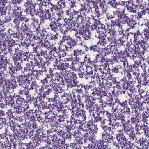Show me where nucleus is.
I'll return each mask as SVG.
<instances>
[{"mask_svg": "<svg viewBox=\"0 0 149 149\" xmlns=\"http://www.w3.org/2000/svg\"><path fill=\"white\" fill-rule=\"evenodd\" d=\"M97 33H96V36L101 40H107L111 43L115 41L116 34V30L114 29H109L105 31L106 29L105 26L103 25L101 28L99 27L97 29L96 27Z\"/></svg>", "mask_w": 149, "mask_h": 149, "instance_id": "obj_1", "label": "nucleus"}, {"mask_svg": "<svg viewBox=\"0 0 149 149\" xmlns=\"http://www.w3.org/2000/svg\"><path fill=\"white\" fill-rule=\"evenodd\" d=\"M128 91H123V93L125 96L127 95L130 98H133V97L137 102H139V100L143 98V96L141 95H138L137 91L134 87L131 88Z\"/></svg>", "mask_w": 149, "mask_h": 149, "instance_id": "obj_2", "label": "nucleus"}, {"mask_svg": "<svg viewBox=\"0 0 149 149\" xmlns=\"http://www.w3.org/2000/svg\"><path fill=\"white\" fill-rule=\"evenodd\" d=\"M66 14L67 15L69 16L70 17L68 19L65 18L64 19V21L67 22L69 24L74 23V20H73L74 16L77 15V11L74 10L70 9L67 11Z\"/></svg>", "mask_w": 149, "mask_h": 149, "instance_id": "obj_3", "label": "nucleus"}, {"mask_svg": "<svg viewBox=\"0 0 149 149\" xmlns=\"http://www.w3.org/2000/svg\"><path fill=\"white\" fill-rule=\"evenodd\" d=\"M117 52L114 54L115 56L114 55L113 59L114 61L116 62H123L125 60V52L121 50L119 52L118 50L116 51Z\"/></svg>", "mask_w": 149, "mask_h": 149, "instance_id": "obj_4", "label": "nucleus"}, {"mask_svg": "<svg viewBox=\"0 0 149 149\" xmlns=\"http://www.w3.org/2000/svg\"><path fill=\"white\" fill-rule=\"evenodd\" d=\"M116 139L118 143L122 146L121 147L123 148L125 146H127L128 143L127 141L128 140L126 138L124 135L123 133H121L120 134H118L116 136Z\"/></svg>", "mask_w": 149, "mask_h": 149, "instance_id": "obj_5", "label": "nucleus"}, {"mask_svg": "<svg viewBox=\"0 0 149 149\" xmlns=\"http://www.w3.org/2000/svg\"><path fill=\"white\" fill-rule=\"evenodd\" d=\"M134 40L133 42L134 43L141 44L143 43L145 44V42L144 40L143 37H142L141 33L138 30L137 32L134 34Z\"/></svg>", "mask_w": 149, "mask_h": 149, "instance_id": "obj_6", "label": "nucleus"}, {"mask_svg": "<svg viewBox=\"0 0 149 149\" xmlns=\"http://www.w3.org/2000/svg\"><path fill=\"white\" fill-rule=\"evenodd\" d=\"M81 8L79 11H77V15H78L77 20H79L80 22H82L86 18V14L84 11V10H86V9L85 8V3L81 4Z\"/></svg>", "mask_w": 149, "mask_h": 149, "instance_id": "obj_7", "label": "nucleus"}, {"mask_svg": "<svg viewBox=\"0 0 149 149\" xmlns=\"http://www.w3.org/2000/svg\"><path fill=\"white\" fill-rule=\"evenodd\" d=\"M67 24L65 25H63L60 28V31L63 33H65L66 32H67L69 30H71L72 31H74V29H72L75 26H78L77 24H74V23L73 24H69L67 22H65Z\"/></svg>", "mask_w": 149, "mask_h": 149, "instance_id": "obj_8", "label": "nucleus"}, {"mask_svg": "<svg viewBox=\"0 0 149 149\" xmlns=\"http://www.w3.org/2000/svg\"><path fill=\"white\" fill-rule=\"evenodd\" d=\"M90 98H91V100H86L85 106L86 109L89 110V112L90 116L93 117L95 116V113H94V111H93V107H92V106L93 103H94V102H92L93 101V97H90Z\"/></svg>", "mask_w": 149, "mask_h": 149, "instance_id": "obj_9", "label": "nucleus"}, {"mask_svg": "<svg viewBox=\"0 0 149 149\" xmlns=\"http://www.w3.org/2000/svg\"><path fill=\"white\" fill-rule=\"evenodd\" d=\"M65 38L67 41V44L64 45L63 46L65 47L67 50H68V48H72L76 45V42L75 40L71 38L66 36L65 37Z\"/></svg>", "mask_w": 149, "mask_h": 149, "instance_id": "obj_10", "label": "nucleus"}, {"mask_svg": "<svg viewBox=\"0 0 149 149\" xmlns=\"http://www.w3.org/2000/svg\"><path fill=\"white\" fill-rule=\"evenodd\" d=\"M116 46V42H113L112 43L104 48V52L106 54H109L111 52H114L117 50Z\"/></svg>", "mask_w": 149, "mask_h": 149, "instance_id": "obj_11", "label": "nucleus"}, {"mask_svg": "<svg viewBox=\"0 0 149 149\" xmlns=\"http://www.w3.org/2000/svg\"><path fill=\"white\" fill-rule=\"evenodd\" d=\"M134 44V51L138 53V54L141 53V51L143 54H144V52L146 48L145 45H146V44H143V43Z\"/></svg>", "mask_w": 149, "mask_h": 149, "instance_id": "obj_12", "label": "nucleus"}, {"mask_svg": "<svg viewBox=\"0 0 149 149\" xmlns=\"http://www.w3.org/2000/svg\"><path fill=\"white\" fill-rule=\"evenodd\" d=\"M27 1L26 2L24 5V6L26 9L25 10V12H27L29 11L31 15L32 16L37 15V12L35 10H31V6H33L31 0H27Z\"/></svg>", "mask_w": 149, "mask_h": 149, "instance_id": "obj_13", "label": "nucleus"}, {"mask_svg": "<svg viewBox=\"0 0 149 149\" xmlns=\"http://www.w3.org/2000/svg\"><path fill=\"white\" fill-rule=\"evenodd\" d=\"M125 76L129 80L134 81L137 78L138 73L133 70H130L129 71H126L124 73Z\"/></svg>", "mask_w": 149, "mask_h": 149, "instance_id": "obj_14", "label": "nucleus"}, {"mask_svg": "<svg viewBox=\"0 0 149 149\" xmlns=\"http://www.w3.org/2000/svg\"><path fill=\"white\" fill-rule=\"evenodd\" d=\"M41 19H48L50 20H54L56 19L53 17L52 15L50 13L48 9L47 10L43 12L40 14Z\"/></svg>", "mask_w": 149, "mask_h": 149, "instance_id": "obj_15", "label": "nucleus"}, {"mask_svg": "<svg viewBox=\"0 0 149 149\" xmlns=\"http://www.w3.org/2000/svg\"><path fill=\"white\" fill-rule=\"evenodd\" d=\"M48 86H42L39 89V91L41 94H42L44 98L46 97L49 94L50 92L52 91V89L48 88Z\"/></svg>", "mask_w": 149, "mask_h": 149, "instance_id": "obj_16", "label": "nucleus"}, {"mask_svg": "<svg viewBox=\"0 0 149 149\" xmlns=\"http://www.w3.org/2000/svg\"><path fill=\"white\" fill-rule=\"evenodd\" d=\"M93 121L92 119H91L87 123L85 126L81 127L80 133L83 132L89 133V130L91 129L90 128L93 126Z\"/></svg>", "mask_w": 149, "mask_h": 149, "instance_id": "obj_17", "label": "nucleus"}, {"mask_svg": "<svg viewBox=\"0 0 149 149\" xmlns=\"http://www.w3.org/2000/svg\"><path fill=\"white\" fill-rule=\"evenodd\" d=\"M34 26L35 28L36 32L38 36L43 37V36H45L46 34L45 29L44 28L41 29L39 24H38L37 25Z\"/></svg>", "mask_w": 149, "mask_h": 149, "instance_id": "obj_18", "label": "nucleus"}, {"mask_svg": "<svg viewBox=\"0 0 149 149\" xmlns=\"http://www.w3.org/2000/svg\"><path fill=\"white\" fill-rule=\"evenodd\" d=\"M87 132H84L80 133L83 136V137L86 138L87 140L92 143L95 142V138L94 135H91Z\"/></svg>", "mask_w": 149, "mask_h": 149, "instance_id": "obj_19", "label": "nucleus"}, {"mask_svg": "<svg viewBox=\"0 0 149 149\" xmlns=\"http://www.w3.org/2000/svg\"><path fill=\"white\" fill-rule=\"evenodd\" d=\"M108 147H107L106 145H103V142L102 140H98L96 141L95 146V147L96 149H108Z\"/></svg>", "mask_w": 149, "mask_h": 149, "instance_id": "obj_20", "label": "nucleus"}, {"mask_svg": "<svg viewBox=\"0 0 149 149\" xmlns=\"http://www.w3.org/2000/svg\"><path fill=\"white\" fill-rule=\"evenodd\" d=\"M66 1L65 0H60L58 2L57 5L54 6L55 10H58L60 9L64 8L66 6Z\"/></svg>", "mask_w": 149, "mask_h": 149, "instance_id": "obj_21", "label": "nucleus"}, {"mask_svg": "<svg viewBox=\"0 0 149 149\" xmlns=\"http://www.w3.org/2000/svg\"><path fill=\"white\" fill-rule=\"evenodd\" d=\"M118 105H117V107H115V110L113 115L115 116L116 119L119 120L123 117V116L122 114L123 113L121 112L122 110L121 109H118Z\"/></svg>", "mask_w": 149, "mask_h": 149, "instance_id": "obj_22", "label": "nucleus"}, {"mask_svg": "<svg viewBox=\"0 0 149 149\" xmlns=\"http://www.w3.org/2000/svg\"><path fill=\"white\" fill-rule=\"evenodd\" d=\"M49 86L56 92L58 93L63 92V90L58 86L57 83L50 84Z\"/></svg>", "mask_w": 149, "mask_h": 149, "instance_id": "obj_23", "label": "nucleus"}, {"mask_svg": "<svg viewBox=\"0 0 149 149\" xmlns=\"http://www.w3.org/2000/svg\"><path fill=\"white\" fill-rule=\"evenodd\" d=\"M125 52V55L126 54L127 56L131 58H134L136 57L137 56L136 54L134 52V51L132 49V51L130 50L129 49H127L125 51H123Z\"/></svg>", "mask_w": 149, "mask_h": 149, "instance_id": "obj_24", "label": "nucleus"}, {"mask_svg": "<svg viewBox=\"0 0 149 149\" xmlns=\"http://www.w3.org/2000/svg\"><path fill=\"white\" fill-rule=\"evenodd\" d=\"M51 22L49 24V26L51 29L54 32H56L60 29L57 24L54 20H51Z\"/></svg>", "mask_w": 149, "mask_h": 149, "instance_id": "obj_25", "label": "nucleus"}, {"mask_svg": "<svg viewBox=\"0 0 149 149\" xmlns=\"http://www.w3.org/2000/svg\"><path fill=\"white\" fill-rule=\"evenodd\" d=\"M139 82L142 85H146L148 84V81L149 80V76L146 75L142 76L141 77V79H139Z\"/></svg>", "mask_w": 149, "mask_h": 149, "instance_id": "obj_26", "label": "nucleus"}, {"mask_svg": "<svg viewBox=\"0 0 149 149\" xmlns=\"http://www.w3.org/2000/svg\"><path fill=\"white\" fill-rule=\"evenodd\" d=\"M112 135H109L108 134H103L102 135V137L103 140H107V141L109 143H111V141H113V140H115V138L113 137L112 136H111Z\"/></svg>", "mask_w": 149, "mask_h": 149, "instance_id": "obj_27", "label": "nucleus"}, {"mask_svg": "<svg viewBox=\"0 0 149 149\" xmlns=\"http://www.w3.org/2000/svg\"><path fill=\"white\" fill-rule=\"evenodd\" d=\"M25 77L26 75L24 74L17 76V81L19 84V87H21L22 85L23 86L25 84L24 79L23 80V79L25 78Z\"/></svg>", "mask_w": 149, "mask_h": 149, "instance_id": "obj_28", "label": "nucleus"}, {"mask_svg": "<svg viewBox=\"0 0 149 149\" xmlns=\"http://www.w3.org/2000/svg\"><path fill=\"white\" fill-rule=\"evenodd\" d=\"M109 124L112 127L113 129L115 127L120 126V125L119 122H117L114 119H109Z\"/></svg>", "mask_w": 149, "mask_h": 149, "instance_id": "obj_29", "label": "nucleus"}, {"mask_svg": "<svg viewBox=\"0 0 149 149\" xmlns=\"http://www.w3.org/2000/svg\"><path fill=\"white\" fill-rule=\"evenodd\" d=\"M99 6L102 10L103 13H105L108 9V6L105 3V1H102L101 0H99Z\"/></svg>", "mask_w": 149, "mask_h": 149, "instance_id": "obj_30", "label": "nucleus"}, {"mask_svg": "<svg viewBox=\"0 0 149 149\" xmlns=\"http://www.w3.org/2000/svg\"><path fill=\"white\" fill-rule=\"evenodd\" d=\"M36 84L35 81H32L30 84H25L23 86L29 90H33L36 88Z\"/></svg>", "mask_w": 149, "mask_h": 149, "instance_id": "obj_31", "label": "nucleus"}, {"mask_svg": "<svg viewBox=\"0 0 149 149\" xmlns=\"http://www.w3.org/2000/svg\"><path fill=\"white\" fill-rule=\"evenodd\" d=\"M79 102H77V100L75 101H73L71 103L72 109L74 111H76L79 109L80 107L81 104L79 103Z\"/></svg>", "mask_w": 149, "mask_h": 149, "instance_id": "obj_32", "label": "nucleus"}, {"mask_svg": "<svg viewBox=\"0 0 149 149\" xmlns=\"http://www.w3.org/2000/svg\"><path fill=\"white\" fill-rule=\"evenodd\" d=\"M89 130V132L88 133L95 136L97 132L98 128L97 125H93Z\"/></svg>", "mask_w": 149, "mask_h": 149, "instance_id": "obj_33", "label": "nucleus"}, {"mask_svg": "<svg viewBox=\"0 0 149 149\" xmlns=\"http://www.w3.org/2000/svg\"><path fill=\"white\" fill-rule=\"evenodd\" d=\"M142 37H143L144 40L145 42V44H146V41L149 38V33L148 30L145 29L143 31L141 32Z\"/></svg>", "mask_w": 149, "mask_h": 149, "instance_id": "obj_34", "label": "nucleus"}, {"mask_svg": "<svg viewBox=\"0 0 149 149\" xmlns=\"http://www.w3.org/2000/svg\"><path fill=\"white\" fill-rule=\"evenodd\" d=\"M22 13V12L19 10H17L15 12L16 18L19 19L21 21L23 20L24 19V17L23 16Z\"/></svg>", "mask_w": 149, "mask_h": 149, "instance_id": "obj_35", "label": "nucleus"}, {"mask_svg": "<svg viewBox=\"0 0 149 149\" xmlns=\"http://www.w3.org/2000/svg\"><path fill=\"white\" fill-rule=\"evenodd\" d=\"M94 67L95 69H96L97 70H98L99 71H100L103 74V75H102V77H104L105 78H107V77H106L107 76L106 74L104 72V67L103 66V65H100L99 66H98L96 65H94Z\"/></svg>", "mask_w": 149, "mask_h": 149, "instance_id": "obj_36", "label": "nucleus"}, {"mask_svg": "<svg viewBox=\"0 0 149 149\" xmlns=\"http://www.w3.org/2000/svg\"><path fill=\"white\" fill-rule=\"evenodd\" d=\"M102 83L99 84L101 86H104L106 85L108 88H110L112 86V83L109 82L107 80L105 79L104 78H102Z\"/></svg>", "mask_w": 149, "mask_h": 149, "instance_id": "obj_37", "label": "nucleus"}, {"mask_svg": "<svg viewBox=\"0 0 149 149\" xmlns=\"http://www.w3.org/2000/svg\"><path fill=\"white\" fill-rule=\"evenodd\" d=\"M26 79H24L25 84H29L33 81V77L31 74H27L26 76Z\"/></svg>", "mask_w": 149, "mask_h": 149, "instance_id": "obj_38", "label": "nucleus"}, {"mask_svg": "<svg viewBox=\"0 0 149 149\" xmlns=\"http://www.w3.org/2000/svg\"><path fill=\"white\" fill-rule=\"evenodd\" d=\"M128 4H127V9L129 12H131L134 13L136 11L135 9L134 8V5L133 4V3L131 2L130 1H128Z\"/></svg>", "mask_w": 149, "mask_h": 149, "instance_id": "obj_39", "label": "nucleus"}, {"mask_svg": "<svg viewBox=\"0 0 149 149\" xmlns=\"http://www.w3.org/2000/svg\"><path fill=\"white\" fill-rule=\"evenodd\" d=\"M20 90L19 91V94L24 95H28L29 94V91L26 89L27 88H24L22 85L21 87H20Z\"/></svg>", "mask_w": 149, "mask_h": 149, "instance_id": "obj_40", "label": "nucleus"}, {"mask_svg": "<svg viewBox=\"0 0 149 149\" xmlns=\"http://www.w3.org/2000/svg\"><path fill=\"white\" fill-rule=\"evenodd\" d=\"M82 31L79 30L78 32V31L75 32L74 33V37L76 39L77 41L81 40V36H82Z\"/></svg>", "mask_w": 149, "mask_h": 149, "instance_id": "obj_41", "label": "nucleus"}, {"mask_svg": "<svg viewBox=\"0 0 149 149\" xmlns=\"http://www.w3.org/2000/svg\"><path fill=\"white\" fill-rule=\"evenodd\" d=\"M83 54V51L81 49H76L73 50V55L76 57L81 56Z\"/></svg>", "mask_w": 149, "mask_h": 149, "instance_id": "obj_42", "label": "nucleus"}, {"mask_svg": "<svg viewBox=\"0 0 149 149\" xmlns=\"http://www.w3.org/2000/svg\"><path fill=\"white\" fill-rule=\"evenodd\" d=\"M82 37L86 40H88L90 38V33L88 31H84L82 32Z\"/></svg>", "mask_w": 149, "mask_h": 149, "instance_id": "obj_43", "label": "nucleus"}, {"mask_svg": "<svg viewBox=\"0 0 149 149\" xmlns=\"http://www.w3.org/2000/svg\"><path fill=\"white\" fill-rule=\"evenodd\" d=\"M21 29L23 32L27 33H29L30 29L27 26V25L25 23L23 22L22 23L21 26Z\"/></svg>", "mask_w": 149, "mask_h": 149, "instance_id": "obj_44", "label": "nucleus"}, {"mask_svg": "<svg viewBox=\"0 0 149 149\" xmlns=\"http://www.w3.org/2000/svg\"><path fill=\"white\" fill-rule=\"evenodd\" d=\"M102 128L107 134L110 135H112L113 134L111 127H107V126H104L102 127Z\"/></svg>", "mask_w": 149, "mask_h": 149, "instance_id": "obj_45", "label": "nucleus"}, {"mask_svg": "<svg viewBox=\"0 0 149 149\" xmlns=\"http://www.w3.org/2000/svg\"><path fill=\"white\" fill-rule=\"evenodd\" d=\"M13 60L15 65L19 66L21 65V63L22 62V58L17 57H14Z\"/></svg>", "mask_w": 149, "mask_h": 149, "instance_id": "obj_46", "label": "nucleus"}, {"mask_svg": "<svg viewBox=\"0 0 149 149\" xmlns=\"http://www.w3.org/2000/svg\"><path fill=\"white\" fill-rule=\"evenodd\" d=\"M114 16H116L118 19H120L121 17V15L124 13V10L122 12L119 9H117L116 11H113V12Z\"/></svg>", "mask_w": 149, "mask_h": 149, "instance_id": "obj_47", "label": "nucleus"}, {"mask_svg": "<svg viewBox=\"0 0 149 149\" xmlns=\"http://www.w3.org/2000/svg\"><path fill=\"white\" fill-rule=\"evenodd\" d=\"M86 115L85 112L83 110L79 108L76 111L75 116H82Z\"/></svg>", "mask_w": 149, "mask_h": 149, "instance_id": "obj_48", "label": "nucleus"}, {"mask_svg": "<svg viewBox=\"0 0 149 149\" xmlns=\"http://www.w3.org/2000/svg\"><path fill=\"white\" fill-rule=\"evenodd\" d=\"M77 117L79 119H77L75 121V123H79L81 124L82 122L84 121L85 120H86V115L85 116H77Z\"/></svg>", "mask_w": 149, "mask_h": 149, "instance_id": "obj_49", "label": "nucleus"}, {"mask_svg": "<svg viewBox=\"0 0 149 149\" xmlns=\"http://www.w3.org/2000/svg\"><path fill=\"white\" fill-rule=\"evenodd\" d=\"M111 22L113 25L117 26L119 28L122 27V26L120 24V22L118 19H115V18L111 20Z\"/></svg>", "mask_w": 149, "mask_h": 149, "instance_id": "obj_50", "label": "nucleus"}, {"mask_svg": "<svg viewBox=\"0 0 149 149\" xmlns=\"http://www.w3.org/2000/svg\"><path fill=\"white\" fill-rule=\"evenodd\" d=\"M84 61L85 63L87 64V66L90 65L91 67V66H93L94 65L92 63V62L91 61L89 57L86 56L84 58Z\"/></svg>", "mask_w": 149, "mask_h": 149, "instance_id": "obj_51", "label": "nucleus"}, {"mask_svg": "<svg viewBox=\"0 0 149 149\" xmlns=\"http://www.w3.org/2000/svg\"><path fill=\"white\" fill-rule=\"evenodd\" d=\"M10 82L9 81L5 80L3 81V86H2L3 88L6 87V90H8L10 88Z\"/></svg>", "mask_w": 149, "mask_h": 149, "instance_id": "obj_52", "label": "nucleus"}, {"mask_svg": "<svg viewBox=\"0 0 149 149\" xmlns=\"http://www.w3.org/2000/svg\"><path fill=\"white\" fill-rule=\"evenodd\" d=\"M44 102L40 97L37 98L35 104L38 106H40L41 105H43Z\"/></svg>", "mask_w": 149, "mask_h": 149, "instance_id": "obj_53", "label": "nucleus"}, {"mask_svg": "<svg viewBox=\"0 0 149 149\" xmlns=\"http://www.w3.org/2000/svg\"><path fill=\"white\" fill-rule=\"evenodd\" d=\"M128 26L130 28H133L134 27V25L136 24L135 20L132 19H129V21L127 22Z\"/></svg>", "mask_w": 149, "mask_h": 149, "instance_id": "obj_54", "label": "nucleus"}, {"mask_svg": "<svg viewBox=\"0 0 149 149\" xmlns=\"http://www.w3.org/2000/svg\"><path fill=\"white\" fill-rule=\"evenodd\" d=\"M24 100L22 98H19L17 99L16 101V104H17V107H21L22 105L24 103Z\"/></svg>", "mask_w": 149, "mask_h": 149, "instance_id": "obj_55", "label": "nucleus"}, {"mask_svg": "<svg viewBox=\"0 0 149 149\" xmlns=\"http://www.w3.org/2000/svg\"><path fill=\"white\" fill-rule=\"evenodd\" d=\"M75 61H71L69 62L65 63L64 64V69L70 68L72 65V66L73 68H74V65H73L72 64L74 63V62Z\"/></svg>", "mask_w": 149, "mask_h": 149, "instance_id": "obj_56", "label": "nucleus"}, {"mask_svg": "<svg viewBox=\"0 0 149 149\" xmlns=\"http://www.w3.org/2000/svg\"><path fill=\"white\" fill-rule=\"evenodd\" d=\"M15 40L12 39L7 40L6 41V44L7 45V46H13L15 43Z\"/></svg>", "mask_w": 149, "mask_h": 149, "instance_id": "obj_57", "label": "nucleus"}, {"mask_svg": "<svg viewBox=\"0 0 149 149\" xmlns=\"http://www.w3.org/2000/svg\"><path fill=\"white\" fill-rule=\"evenodd\" d=\"M121 68V67L120 65H117L114 67H113L111 70L112 72L117 73Z\"/></svg>", "mask_w": 149, "mask_h": 149, "instance_id": "obj_58", "label": "nucleus"}, {"mask_svg": "<svg viewBox=\"0 0 149 149\" xmlns=\"http://www.w3.org/2000/svg\"><path fill=\"white\" fill-rule=\"evenodd\" d=\"M63 10L61 9L57 13L56 15L58 16V18L57 19H63Z\"/></svg>", "mask_w": 149, "mask_h": 149, "instance_id": "obj_59", "label": "nucleus"}, {"mask_svg": "<svg viewBox=\"0 0 149 149\" xmlns=\"http://www.w3.org/2000/svg\"><path fill=\"white\" fill-rule=\"evenodd\" d=\"M46 142L49 145V146H47L48 149H57V147L54 145H50L51 142L50 139L46 141Z\"/></svg>", "mask_w": 149, "mask_h": 149, "instance_id": "obj_60", "label": "nucleus"}, {"mask_svg": "<svg viewBox=\"0 0 149 149\" xmlns=\"http://www.w3.org/2000/svg\"><path fill=\"white\" fill-rule=\"evenodd\" d=\"M129 104L132 106H135L137 104V103L134 100V98H130L128 100Z\"/></svg>", "mask_w": 149, "mask_h": 149, "instance_id": "obj_61", "label": "nucleus"}, {"mask_svg": "<svg viewBox=\"0 0 149 149\" xmlns=\"http://www.w3.org/2000/svg\"><path fill=\"white\" fill-rule=\"evenodd\" d=\"M30 43V40L28 39L25 40L23 42L21 43L22 45L25 47H29V46Z\"/></svg>", "mask_w": 149, "mask_h": 149, "instance_id": "obj_62", "label": "nucleus"}, {"mask_svg": "<svg viewBox=\"0 0 149 149\" xmlns=\"http://www.w3.org/2000/svg\"><path fill=\"white\" fill-rule=\"evenodd\" d=\"M66 52L64 50H60L58 54V57L61 59V57H64L66 56Z\"/></svg>", "mask_w": 149, "mask_h": 149, "instance_id": "obj_63", "label": "nucleus"}, {"mask_svg": "<svg viewBox=\"0 0 149 149\" xmlns=\"http://www.w3.org/2000/svg\"><path fill=\"white\" fill-rule=\"evenodd\" d=\"M127 134L129 135V139L130 140L132 141H136V138L135 137V134L134 132H132L130 133L129 134L127 133Z\"/></svg>", "mask_w": 149, "mask_h": 149, "instance_id": "obj_64", "label": "nucleus"}]
</instances>
